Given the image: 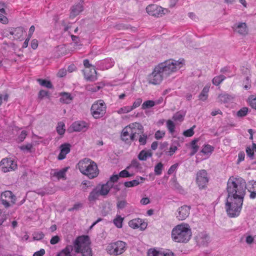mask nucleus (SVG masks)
Instances as JSON below:
<instances>
[{"instance_id": "f257e3e1", "label": "nucleus", "mask_w": 256, "mask_h": 256, "mask_svg": "<svg viewBox=\"0 0 256 256\" xmlns=\"http://www.w3.org/2000/svg\"><path fill=\"white\" fill-rule=\"evenodd\" d=\"M74 248L75 253H81L82 256H92V252L90 246V239L88 236H78L74 242V246L69 245L63 249L56 256H76L72 254Z\"/></svg>"}, {"instance_id": "f03ea898", "label": "nucleus", "mask_w": 256, "mask_h": 256, "mask_svg": "<svg viewBox=\"0 0 256 256\" xmlns=\"http://www.w3.org/2000/svg\"><path fill=\"white\" fill-rule=\"evenodd\" d=\"M246 184L242 178L230 177L227 182L228 196L244 198L246 194Z\"/></svg>"}, {"instance_id": "7ed1b4c3", "label": "nucleus", "mask_w": 256, "mask_h": 256, "mask_svg": "<svg viewBox=\"0 0 256 256\" xmlns=\"http://www.w3.org/2000/svg\"><path fill=\"white\" fill-rule=\"evenodd\" d=\"M191 236V229L187 224H178L172 231V238L175 242L186 243L190 240Z\"/></svg>"}, {"instance_id": "20e7f679", "label": "nucleus", "mask_w": 256, "mask_h": 256, "mask_svg": "<svg viewBox=\"0 0 256 256\" xmlns=\"http://www.w3.org/2000/svg\"><path fill=\"white\" fill-rule=\"evenodd\" d=\"M184 64V60L180 59L178 60H170L158 64L162 74L166 78L180 70Z\"/></svg>"}, {"instance_id": "39448f33", "label": "nucleus", "mask_w": 256, "mask_h": 256, "mask_svg": "<svg viewBox=\"0 0 256 256\" xmlns=\"http://www.w3.org/2000/svg\"><path fill=\"white\" fill-rule=\"evenodd\" d=\"M244 198L228 196L226 203V209L230 217L238 216L241 210Z\"/></svg>"}, {"instance_id": "423d86ee", "label": "nucleus", "mask_w": 256, "mask_h": 256, "mask_svg": "<svg viewBox=\"0 0 256 256\" xmlns=\"http://www.w3.org/2000/svg\"><path fill=\"white\" fill-rule=\"evenodd\" d=\"M80 172L90 178H94L98 174V170L96 162L89 158H84L78 163Z\"/></svg>"}, {"instance_id": "0eeeda50", "label": "nucleus", "mask_w": 256, "mask_h": 256, "mask_svg": "<svg viewBox=\"0 0 256 256\" xmlns=\"http://www.w3.org/2000/svg\"><path fill=\"white\" fill-rule=\"evenodd\" d=\"M143 132V126L138 123H134L125 127L122 132V139L126 142L129 140L132 141L136 140L138 136Z\"/></svg>"}, {"instance_id": "6e6552de", "label": "nucleus", "mask_w": 256, "mask_h": 256, "mask_svg": "<svg viewBox=\"0 0 256 256\" xmlns=\"http://www.w3.org/2000/svg\"><path fill=\"white\" fill-rule=\"evenodd\" d=\"M127 244L122 241L118 240L110 244L106 250L110 254L118 256L123 254L126 250Z\"/></svg>"}, {"instance_id": "1a4fd4ad", "label": "nucleus", "mask_w": 256, "mask_h": 256, "mask_svg": "<svg viewBox=\"0 0 256 256\" xmlns=\"http://www.w3.org/2000/svg\"><path fill=\"white\" fill-rule=\"evenodd\" d=\"M106 106L103 100L95 102L92 106L90 112L94 118H102L106 113Z\"/></svg>"}, {"instance_id": "9d476101", "label": "nucleus", "mask_w": 256, "mask_h": 256, "mask_svg": "<svg viewBox=\"0 0 256 256\" xmlns=\"http://www.w3.org/2000/svg\"><path fill=\"white\" fill-rule=\"evenodd\" d=\"M84 65L85 69L83 70L85 78L87 80L94 82L97 80L96 74L95 67L90 64L88 59L84 60Z\"/></svg>"}, {"instance_id": "9b49d317", "label": "nucleus", "mask_w": 256, "mask_h": 256, "mask_svg": "<svg viewBox=\"0 0 256 256\" xmlns=\"http://www.w3.org/2000/svg\"><path fill=\"white\" fill-rule=\"evenodd\" d=\"M164 78L165 76L162 74V71L156 66L154 67L152 72L148 76V81L149 84L157 85L160 84Z\"/></svg>"}, {"instance_id": "f8f14e48", "label": "nucleus", "mask_w": 256, "mask_h": 256, "mask_svg": "<svg viewBox=\"0 0 256 256\" xmlns=\"http://www.w3.org/2000/svg\"><path fill=\"white\" fill-rule=\"evenodd\" d=\"M146 10L149 15L155 17H161L166 13L169 12V10L168 9L164 8L154 4H150L147 6Z\"/></svg>"}, {"instance_id": "ddd939ff", "label": "nucleus", "mask_w": 256, "mask_h": 256, "mask_svg": "<svg viewBox=\"0 0 256 256\" xmlns=\"http://www.w3.org/2000/svg\"><path fill=\"white\" fill-rule=\"evenodd\" d=\"M196 182L200 189L204 188L206 186L208 182V178L206 170H200L197 172Z\"/></svg>"}, {"instance_id": "4468645a", "label": "nucleus", "mask_w": 256, "mask_h": 256, "mask_svg": "<svg viewBox=\"0 0 256 256\" xmlns=\"http://www.w3.org/2000/svg\"><path fill=\"white\" fill-rule=\"evenodd\" d=\"M2 170L4 172L14 170L17 168L16 163L10 158H3L0 162Z\"/></svg>"}, {"instance_id": "2eb2a0df", "label": "nucleus", "mask_w": 256, "mask_h": 256, "mask_svg": "<svg viewBox=\"0 0 256 256\" xmlns=\"http://www.w3.org/2000/svg\"><path fill=\"white\" fill-rule=\"evenodd\" d=\"M190 206L184 205L178 210V214L176 218L178 220H185L190 214Z\"/></svg>"}, {"instance_id": "dca6fc26", "label": "nucleus", "mask_w": 256, "mask_h": 256, "mask_svg": "<svg viewBox=\"0 0 256 256\" xmlns=\"http://www.w3.org/2000/svg\"><path fill=\"white\" fill-rule=\"evenodd\" d=\"M234 30L241 35H246L248 34L246 24L244 22L236 24L234 26Z\"/></svg>"}, {"instance_id": "f3484780", "label": "nucleus", "mask_w": 256, "mask_h": 256, "mask_svg": "<svg viewBox=\"0 0 256 256\" xmlns=\"http://www.w3.org/2000/svg\"><path fill=\"white\" fill-rule=\"evenodd\" d=\"M96 187H98L100 196H104L108 194L110 188H112V182H107L105 184H99Z\"/></svg>"}, {"instance_id": "a211bd4d", "label": "nucleus", "mask_w": 256, "mask_h": 256, "mask_svg": "<svg viewBox=\"0 0 256 256\" xmlns=\"http://www.w3.org/2000/svg\"><path fill=\"white\" fill-rule=\"evenodd\" d=\"M70 145L69 144H64L60 146V152L58 156V159L59 160H64L66 155L70 152Z\"/></svg>"}, {"instance_id": "6ab92c4d", "label": "nucleus", "mask_w": 256, "mask_h": 256, "mask_svg": "<svg viewBox=\"0 0 256 256\" xmlns=\"http://www.w3.org/2000/svg\"><path fill=\"white\" fill-rule=\"evenodd\" d=\"M248 190L250 193V198L254 199L256 198V182L250 181L248 184Z\"/></svg>"}, {"instance_id": "aec40b11", "label": "nucleus", "mask_w": 256, "mask_h": 256, "mask_svg": "<svg viewBox=\"0 0 256 256\" xmlns=\"http://www.w3.org/2000/svg\"><path fill=\"white\" fill-rule=\"evenodd\" d=\"M71 126L74 130L76 132H80L84 128H87V124L84 121L76 122L72 124Z\"/></svg>"}, {"instance_id": "412c9836", "label": "nucleus", "mask_w": 256, "mask_h": 256, "mask_svg": "<svg viewBox=\"0 0 256 256\" xmlns=\"http://www.w3.org/2000/svg\"><path fill=\"white\" fill-rule=\"evenodd\" d=\"M82 10V6L80 4H78L74 6L71 8L70 13V18H74L78 16Z\"/></svg>"}, {"instance_id": "4be33fe9", "label": "nucleus", "mask_w": 256, "mask_h": 256, "mask_svg": "<svg viewBox=\"0 0 256 256\" xmlns=\"http://www.w3.org/2000/svg\"><path fill=\"white\" fill-rule=\"evenodd\" d=\"M24 28L22 27H18L11 29L10 32V34L13 35L16 39H19L22 36Z\"/></svg>"}, {"instance_id": "5701e85b", "label": "nucleus", "mask_w": 256, "mask_h": 256, "mask_svg": "<svg viewBox=\"0 0 256 256\" xmlns=\"http://www.w3.org/2000/svg\"><path fill=\"white\" fill-rule=\"evenodd\" d=\"M67 170L68 168H64L59 171H56V170H52L50 172V174L56 177L58 179L64 178Z\"/></svg>"}, {"instance_id": "b1692460", "label": "nucleus", "mask_w": 256, "mask_h": 256, "mask_svg": "<svg viewBox=\"0 0 256 256\" xmlns=\"http://www.w3.org/2000/svg\"><path fill=\"white\" fill-rule=\"evenodd\" d=\"M148 256H174V254L172 252L170 253H164L157 251L154 249H150L148 252Z\"/></svg>"}, {"instance_id": "393cba45", "label": "nucleus", "mask_w": 256, "mask_h": 256, "mask_svg": "<svg viewBox=\"0 0 256 256\" xmlns=\"http://www.w3.org/2000/svg\"><path fill=\"white\" fill-rule=\"evenodd\" d=\"M99 191L98 187L96 186V188L90 192L88 197V200L94 202L98 199L99 196H100Z\"/></svg>"}, {"instance_id": "a878e982", "label": "nucleus", "mask_w": 256, "mask_h": 256, "mask_svg": "<svg viewBox=\"0 0 256 256\" xmlns=\"http://www.w3.org/2000/svg\"><path fill=\"white\" fill-rule=\"evenodd\" d=\"M152 153L150 150H142L138 155V158L140 160H146L148 158L151 157Z\"/></svg>"}, {"instance_id": "bb28decb", "label": "nucleus", "mask_w": 256, "mask_h": 256, "mask_svg": "<svg viewBox=\"0 0 256 256\" xmlns=\"http://www.w3.org/2000/svg\"><path fill=\"white\" fill-rule=\"evenodd\" d=\"M144 180V178L142 177H139L136 178V180H134L132 181L129 182H126L124 183V185L127 188H130V187H133L138 186L140 184V181L139 180Z\"/></svg>"}, {"instance_id": "cd10ccee", "label": "nucleus", "mask_w": 256, "mask_h": 256, "mask_svg": "<svg viewBox=\"0 0 256 256\" xmlns=\"http://www.w3.org/2000/svg\"><path fill=\"white\" fill-rule=\"evenodd\" d=\"M114 64V62L112 58H108L104 60L102 63V70L108 69L112 68Z\"/></svg>"}, {"instance_id": "c85d7f7f", "label": "nucleus", "mask_w": 256, "mask_h": 256, "mask_svg": "<svg viewBox=\"0 0 256 256\" xmlns=\"http://www.w3.org/2000/svg\"><path fill=\"white\" fill-rule=\"evenodd\" d=\"M186 116V112L184 111H178L176 112L172 116V119L174 121L182 122L184 120Z\"/></svg>"}, {"instance_id": "c756f323", "label": "nucleus", "mask_w": 256, "mask_h": 256, "mask_svg": "<svg viewBox=\"0 0 256 256\" xmlns=\"http://www.w3.org/2000/svg\"><path fill=\"white\" fill-rule=\"evenodd\" d=\"M210 87L208 86H205L200 94L198 98L199 99L204 101L206 100L208 96V92H209Z\"/></svg>"}, {"instance_id": "7c9ffc66", "label": "nucleus", "mask_w": 256, "mask_h": 256, "mask_svg": "<svg viewBox=\"0 0 256 256\" xmlns=\"http://www.w3.org/2000/svg\"><path fill=\"white\" fill-rule=\"evenodd\" d=\"M72 100V98L70 94L64 92L61 95V98H60V102L65 104H69L70 103Z\"/></svg>"}, {"instance_id": "2f4dec72", "label": "nucleus", "mask_w": 256, "mask_h": 256, "mask_svg": "<svg viewBox=\"0 0 256 256\" xmlns=\"http://www.w3.org/2000/svg\"><path fill=\"white\" fill-rule=\"evenodd\" d=\"M142 224V220L140 218L134 219L128 222L130 227L133 228H138Z\"/></svg>"}, {"instance_id": "473e14b6", "label": "nucleus", "mask_w": 256, "mask_h": 256, "mask_svg": "<svg viewBox=\"0 0 256 256\" xmlns=\"http://www.w3.org/2000/svg\"><path fill=\"white\" fill-rule=\"evenodd\" d=\"M130 168H134L138 170H141L142 169V166L140 164L136 159L133 160L132 161L131 164L129 166H127L126 169H129Z\"/></svg>"}, {"instance_id": "72a5a7b5", "label": "nucleus", "mask_w": 256, "mask_h": 256, "mask_svg": "<svg viewBox=\"0 0 256 256\" xmlns=\"http://www.w3.org/2000/svg\"><path fill=\"white\" fill-rule=\"evenodd\" d=\"M225 78V76L220 74V76H215L212 79V82L216 86H218Z\"/></svg>"}, {"instance_id": "f704fd0d", "label": "nucleus", "mask_w": 256, "mask_h": 256, "mask_svg": "<svg viewBox=\"0 0 256 256\" xmlns=\"http://www.w3.org/2000/svg\"><path fill=\"white\" fill-rule=\"evenodd\" d=\"M156 104L155 102L152 100L145 101L142 106V108L146 110L153 107Z\"/></svg>"}, {"instance_id": "c9c22d12", "label": "nucleus", "mask_w": 256, "mask_h": 256, "mask_svg": "<svg viewBox=\"0 0 256 256\" xmlns=\"http://www.w3.org/2000/svg\"><path fill=\"white\" fill-rule=\"evenodd\" d=\"M38 82L41 86H43L46 87L48 88H52V84L51 83V82L49 80L39 78L38 80Z\"/></svg>"}, {"instance_id": "e433bc0d", "label": "nucleus", "mask_w": 256, "mask_h": 256, "mask_svg": "<svg viewBox=\"0 0 256 256\" xmlns=\"http://www.w3.org/2000/svg\"><path fill=\"white\" fill-rule=\"evenodd\" d=\"M123 220L124 218H122L120 216H117L114 220V224L117 228H121L122 226Z\"/></svg>"}, {"instance_id": "4c0bfd02", "label": "nucleus", "mask_w": 256, "mask_h": 256, "mask_svg": "<svg viewBox=\"0 0 256 256\" xmlns=\"http://www.w3.org/2000/svg\"><path fill=\"white\" fill-rule=\"evenodd\" d=\"M2 197L8 198H11V202L13 204L15 203L16 200V196L12 194L10 191H6L2 193Z\"/></svg>"}, {"instance_id": "58836bf2", "label": "nucleus", "mask_w": 256, "mask_h": 256, "mask_svg": "<svg viewBox=\"0 0 256 256\" xmlns=\"http://www.w3.org/2000/svg\"><path fill=\"white\" fill-rule=\"evenodd\" d=\"M64 124L63 122H59L56 127V131L60 135H62L65 132Z\"/></svg>"}, {"instance_id": "ea45409f", "label": "nucleus", "mask_w": 256, "mask_h": 256, "mask_svg": "<svg viewBox=\"0 0 256 256\" xmlns=\"http://www.w3.org/2000/svg\"><path fill=\"white\" fill-rule=\"evenodd\" d=\"M166 127L170 134H173L174 132L175 124L172 120H167Z\"/></svg>"}, {"instance_id": "a19ab883", "label": "nucleus", "mask_w": 256, "mask_h": 256, "mask_svg": "<svg viewBox=\"0 0 256 256\" xmlns=\"http://www.w3.org/2000/svg\"><path fill=\"white\" fill-rule=\"evenodd\" d=\"M198 142V140H194L191 142V146L192 152L190 154V156H192L195 154L198 150V146L196 144V143Z\"/></svg>"}, {"instance_id": "79ce46f5", "label": "nucleus", "mask_w": 256, "mask_h": 256, "mask_svg": "<svg viewBox=\"0 0 256 256\" xmlns=\"http://www.w3.org/2000/svg\"><path fill=\"white\" fill-rule=\"evenodd\" d=\"M164 165L162 162L158 163L154 166V173L156 175H160L162 173Z\"/></svg>"}, {"instance_id": "37998d69", "label": "nucleus", "mask_w": 256, "mask_h": 256, "mask_svg": "<svg viewBox=\"0 0 256 256\" xmlns=\"http://www.w3.org/2000/svg\"><path fill=\"white\" fill-rule=\"evenodd\" d=\"M219 98L220 102L226 103L232 99V96L228 94H223L219 96Z\"/></svg>"}, {"instance_id": "c03bdc74", "label": "nucleus", "mask_w": 256, "mask_h": 256, "mask_svg": "<svg viewBox=\"0 0 256 256\" xmlns=\"http://www.w3.org/2000/svg\"><path fill=\"white\" fill-rule=\"evenodd\" d=\"M214 148L213 146L209 145L206 144L204 146L201 152L204 154H208V153H212V151H214Z\"/></svg>"}, {"instance_id": "a18cd8bd", "label": "nucleus", "mask_w": 256, "mask_h": 256, "mask_svg": "<svg viewBox=\"0 0 256 256\" xmlns=\"http://www.w3.org/2000/svg\"><path fill=\"white\" fill-rule=\"evenodd\" d=\"M248 112V108L244 107L240 109L236 114V115L238 117H243L246 116Z\"/></svg>"}, {"instance_id": "49530a36", "label": "nucleus", "mask_w": 256, "mask_h": 256, "mask_svg": "<svg viewBox=\"0 0 256 256\" xmlns=\"http://www.w3.org/2000/svg\"><path fill=\"white\" fill-rule=\"evenodd\" d=\"M100 86L96 85L88 84L86 86V88L87 90L92 92H96L100 89Z\"/></svg>"}, {"instance_id": "de8ad7c7", "label": "nucleus", "mask_w": 256, "mask_h": 256, "mask_svg": "<svg viewBox=\"0 0 256 256\" xmlns=\"http://www.w3.org/2000/svg\"><path fill=\"white\" fill-rule=\"evenodd\" d=\"M140 134V138H138V141L140 144L144 145L148 139V136L146 134Z\"/></svg>"}, {"instance_id": "09e8293b", "label": "nucleus", "mask_w": 256, "mask_h": 256, "mask_svg": "<svg viewBox=\"0 0 256 256\" xmlns=\"http://www.w3.org/2000/svg\"><path fill=\"white\" fill-rule=\"evenodd\" d=\"M44 234L42 232H36L33 234V239L34 240H40L44 238Z\"/></svg>"}, {"instance_id": "8fccbe9b", "label": "nucleus", "mask_w": 256, "mask_h": 256, "mask_svg": "<svg viewBox=\"0 0 256 256\" xmlns=\"http://www.w3.org/2000/svg\"><path fill=\"white\" fill-rule=\"evenodd\" d=\"M194 128L195 126H194L191 128L185 130L183 134L186 137H190L192 136L194 134Z\"/></svg>"}, {"instance_id": "3c124183", "label": "nucleus", "mask_w": 256, "mask_h": 256, "mask_svg": "<svg viewBox=\"0 0 256 256\" xmlns=\"http://www.w3.org/2000/svg\"><path fill=\"white\" fill-rule=\"evenodd\" d=\"M132 110L131 108V106H124L122 108H120L118 111V114H124V113H128L130 111H132Z\"/></svg>"}, {"instance_id": "603ef678", "label": "nucleus", "mask_w": 256, "mask_h": 256, "mask_svg": "<svg viewBox=\"0 0 256 256\" xmlns=\"http://www.w3.org/2000/svg\"><path fill=\"white\" fill-rule=\"evenodd\" d=\"M32 147H33V146L32 144H28L26 145L22 146L20 147V148L24 151L31 152V150H32Z\"/></svg>"}, {"instance_id": "864d4df0", "label": "nucleus", "mask_w": 256, "mask_h": 256, "mask_svg": "<svg viewBox=\"0 0 256 256\" xmlns=\"http://www.w3.org/2000/svg\"><path fill=\"white\" fill-rule=\"evenodd\" d=\"M132 176V174H130L126 170H124L119 173V176L121 178H128Z\"/></svg>"}, {"instance_id": "5fc2aeb1", "label": "nucleus", "mask_w": 256, "mask_h": 256, "mask_svg": "<svg viewBox=\"0 0 256 256\" xmlns=\"http://www.w3.org/2000/svg\"><path fill=\"white\" fill-rule=\"evenodd\" d=\"M142 100L141 98H138L136 99V100L133 103L132 106H130L132 110H133L134 109L138 107L142 104Z\"/></svg>"}, {"instance_id": "6e6d98bb", "label": "nucleus", "mask_w": 256, "mask_h": 256, "mask_svg": "<svg viewBox=\"0 0 256 256\" xmlns=\"http://www.w3.org/2000/svg\"><path fill=\"white\" fill-rule=\"evenodd\" d=\"M200 238L202 239V242H207L209 240L208 236L206 232H201L199 234Z\"/></svg>"}, {"instance_id": "4d7b16f0", "label": "nucleus", "mask_w": 256, "mask_h": 256, "mask_svg": "<svg viewBox=\"0 0 256 256\" xmlns=\"http://www.w3.org/2000/svg\"><path fill=\"white\" fill-rule=\"evenodd\" d=\"M165 134V132L164 131L158 130L156 132L154 137L156 140H160L162 138Z\"/></svg>"}, {"instance_id": "13d9d810", "label": "nucleus", "mask_w": 256, "mask_h": 256, "mask_svg": "<svg viewBox=\"0 0 256 256\" xmlns=\"http://www.w3.org/2000/svg\"><path fill=\"white\" fill-rule=\"evenodd\" d=\"M60 240V238L58 236H55L51 238L50 240V243L52 244H55L58 243Z\"/></svg>"}, {"instance_id": "bf43d9fd", "label": "nucleus", "mask_w": 256, "mask_h": 256, "mask_svg": "<svg viewBox=\"0 0 256 256\" xmlns=\"http://www.w3.org/2000/svg\"><path fill=\"white\" fill-rule=\"evenodd\" d=\"M178 166V164H175L173 165H172L170 168L168 169V174H172L176 169V168Z\"/></svg>"}, {"instance_id": "052dcab7", "label": "nucleus", "mask_w": 256, "mask_h": 256, "mask_svg": "<svg viewBox=\"0 0 256 256\" xmlns=\"http://www.w3.org/2000/svg\"><path fill=\"white\" fill-rule=\"evenodd\" d=\"M119 177V174L113 175L110 178V180H108V182H112V185L113 186V184L118 181Z\"/></svg>"}, {"instance_id": "680f3d73", "label": "nucleus", "mask_w": 256, "mask_h": 256, "mask_svg": "<svg viewBox=\"0 0 256 256\" xmlns=\"http://www.w3.org/2000/svg\"><path fill=\"white\" fill-rule=\"evenodd\" d=\"M178 148L176 146H171L170 148V150L168 152H168V155L172 156L176 152V151L177 150Z\"/></svg>"}, {"instance_id": "e2e57ef3", "label": "nucleus", "mask_w": 256, "mask_h": 256, "mask_svg": "<svg viewBox=\"0 0 256 256\" xmlns=\"http://www.w3.org/2000/svg\"><path fill=\"white\" fill-rule=\"evenodd\" d=\"M126 201H119L117 204V206L118 208L122 209L126 206Z\"/></svg>"}, {"instance_id": "0e129e2a", "label": "nucleus", "mask_w": 256, "mask_h": 256, "mask_svg": "<svg viewBox=\"0 0 256 256\" xmlns=\"http://www.w3.org/2000/svg\"><path fill=\"white\" fill-rule=\"evenodd\" d=\"M48 96V92L47 91H46L44 90H41L38 93V97L42 99L44 96Z\"/></svg>"}, {"instance_id": "69168bd1", "label": "nucleus", "mask_w": 256, "mask_h": 256, "mask_svg": "<svg viewBox=\"0 0 256 256\" xmlns=\"http://www.w3.org/2000/svg\"><path fill=\"white\" fill-rule=\"evenodd\" d=\"M27 135V132L25 130H23L21 132V134L18 136V139L20 142H22L26 138V136Z\"/></svg>"}, {"instance_id": "338daca9", "label": "nucleus", "mask_w": 256, "mask_h": 256, "mask_svg": "<svg viewBox=\"0 0 256 256\" xmlns=\"http://www.w3.org/2000/svg\"><path fill=\"white\" fill-rule=\"evenodd\" d=\"M246 152L247 155L250 158H253L254 156V151L252 148H247L246 150Z\"/></svg>"}, {"instance_id": "774afa93", "label": "nucleus", "mask_w": 256, "mask_h": 256, "mask_svg": "<svg viewBox=\"0 0 256 256\" xmlns=\"http://www.w3.org/2000/svg\"><path fill=\"white\" fill-rule=\"evenodd\" d=\"M45 254V250L44 249H40L39 251H38L34 253L33 256H42Z\"/></svg>"}]
</instances>
